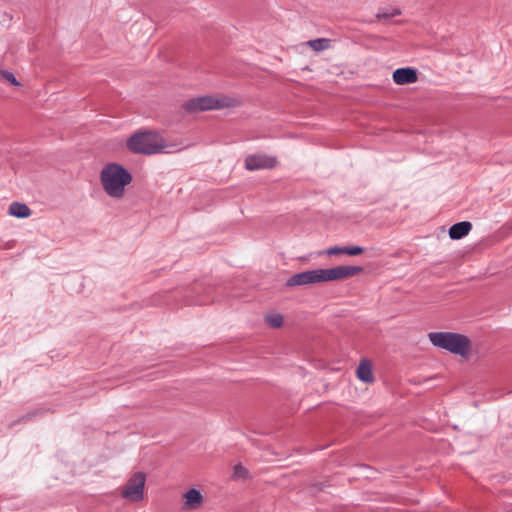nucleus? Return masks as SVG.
<instances>
[{"label":"nucleus","mask_w":512,"mask_h":512,"mask_svg":"<svg viewBox=\"0 0 512 512\" xmlns=\"http://www.w3.org/2000/svg\"><path fill=\"white\" fill-rule=\"evenodd\" d=\"M127 148L142 155H154L178 151L177 144L166 140L155 131H140L130 136L126 141ZM184 147H182L183 149ZM181 150V148H179Z\"/></svg>","instance_id":"obj_1"},{"label":"nucleus","mask_w":512,"mask_h":512,"mask_svg":"<svg viewBox=\"0 0 512 512\" xmlns=\"http://www.w3.org/2000/svg\"><path fill=\"white\" fill-rule=\"evenodd\" d=\"M102 187L106 194L114 199H121L126 187L131 183V174L121 165L109 163L100 173Z\"/></svg>","instance_id":"obj_2"},{"label":"nucleus","mask_w":512,"mask_h":512,"mask_svg":"<svg viewBox=\"0 0 512 512\" xmlns=\"http://www.w3.org/2000/svg\"><path fill=\"white\" fill-rule=\"evenodd\" d=\"M430 342L441 349L453 354L467 357L470 353L471 343L468 337L452 332H431L428 334Z\"/></svg>","instance_id":"obj_3"},{"label":"nucleus","mask_w":512,"mask_h":512,"mask_svg":"<svg viewBox=\"0 0 512 512\" xmlns=\"http://www.w3.org/2000/svg\"><path fill=\"white\" fill-rule=\"evenodd\" d=\"M362 271L359 266H338L328 269L308 270L309 283L318 284L349 278Z\"/></svg>","instance_id":"obj_4"},{"label":"nucleus","mask_w":512,"mask_h":512,"mask_svg":"<svg viewBox=\"0 0 512 512\" xmlns=\"http://www.w3.org/2000/svg\"><path fill=\"white\" fill-rule=\"evenodd\" d=\"M229 106H232V100L224 96H203L192 98L183 104V108L188 113H197Z\"/></svg>","instance_id":"obj_5"},{"label":"nucleus","mask_w":512,"mask_h":512,"mask_svg":"<svg viewBox=\"0 0 512 512\" xmlns=\"http://www.w3.org/2000/svg\"><path fill=\"white\" fill-rule=\"evenodd\" d=\"M145 475L141 472L135 473L122 489V497L132 502H138L144 497Z\"/></svg>","instance_id":"obj_6"},{"label":"nucleus","mask_w":512,"mask_h":512,"mask_svg":"<svg viewBox=\"0 0 512 512\" xmlns=\"http://www.w3.org/2000/svg\"><path fill=\"white\" fill-rule=\"evenodd\" d=\"M277 160L272 156L265 154L249 155L245 159L247 170L254 171L259 169H270L276 166Z\"/></svg>","instance_id":"obj_7"},{"label":"nucleus","mask_w":512,"mask_h":512,"mask_svg":"<svg viewBox=\"0 0 512 512\" xmlns=\"http://www.w3.org/2000/svg\"><path fill=\"white\" fill-rule=\"evenodd\" d=\"M393 81L397 85H407L418 80L417 71L411 67L398 68L393 72Z\"/></svg>","instance_id":"obj_8"},{"label":"nucleus","mask_w":512,"mask_h":512,"mask_svg":"<svg viewBox=\"0 0 512 512\" xmlns=\"http://www.w3.org/2000/svg\"><path fill=\"white\" fill-rule=\"evenodd\" d=\"M183 509L185 510H196L201 507L203 503V496L197 489H189L184 495Z\"/></svg>","instance_id":"obj_9"},{"label":"nucleus","mask_w":512,"mask_h":512,"mask_svg":"<svg viewBox=\"0 0 512 512\" xmlns=\"http://www.w3.org/2000/svg\"><path fill=\"white\" fill-rule=\"evenodd\" d=\"M357 378L367 384L373 383L375 381L372 364L366 360L362 359L356 369Z\"/></svg>","instance_id":"obj_10"},{"label":"nucleus","mask_w":512,"mask_h":512,"mask_svg":"<svg viewBox=\"0 0 512 512\" xmlns=\"http://www.w3.org/2000/svg\"><path fill=\"white\" fill-rule=\"evenodd\" d=\"M472 229V224L468 221H462L452 225L449 229L451 239L457 240L466 236Z\"/></svg>","instance_id":"obj_11"},{"label":"nucleus","mask_w":512,"mask_h":512,"mask_svg":"<svg viewBox=\"0 0 512 512\" xmlns=\"http://www.w3.org/2000/svg\"><path fill=\"white\" fill-rule=\"evenodd\" d=\"M9 214L17 218H27L31 215V211L27 205L13 202L9 206Z\"/></svg>","instance_id":"obj_12"},{"label":"nucleus","mask_w":512,"mask_h":512,"mask_svg":"<svg viewBox=\"0 0 512 512\" xmlns=\"http://www.w3.org/2000/svg\"><path fill=\"white\" fill-rule=\"evenodd\" d=\"M286 284L289 287L310 285L308 270L291 276Z\"/></svg>","instance_id":"obj_13"},{"label":"nucleus","mask_w":512,"mask_h":512,"mask_svg":"<svg viewBox=\"0 0 512 512\" xmlns=\"http://www.w3.org/2000/svg\"><path fill=\"white\" fill-rule=\"evenodd\" d=\"M265 322L272 328H279L283 324V316L277 312H270L266 314Z\"/></svg>","instance_id":"obj_14"},{"label":"nucleus","mask_w":512,"mask_h":512,"mask_svg":"<svg viewBox=\"0 0 512 512\" xmlns=\"http://www.w3.org/2000/svg\"><path fill=\"white\" fill-rule=\"evenodd\" d=\"M307 44L313 50L319 52L328 49L330 46V41L326 38H319L315 40H310L307 42Z\"/></svg>","instance_id":"obj_15"},{"label":"nucleus","mask_w":512,"mask_h":512,"mask_svg":"<svg viewBox=\"0 0 512 512\" xmlns=\"http://www.w3.org/2000/svg\"><path fill=\"white\" fill-rule=\"evenodd\" d=\"M0 77L2 80L10 83L13 86H20V83L17 81L15 75L10 71L2 70L0 72Z\"/></svg>","instance_id":"obj_16"},{"label":"nucleus","mask_w":512,"mask_h":512,"mask_svg":"<svg viewBox=\"0 0 512 512\" xmlns=\"http://www.w3.org/2000/svg\"><path fill=\"white\" fill-rule=\"evenodd\" d=\"M401 14V10L398 8H389L384 12L378 13L376 15L377 19H386L394 16H398Z\"/></svg>","instance_id":"obj_17"},{"label":"nucleus","mask_w":512,"mask_h":512,"mask_svg":"<svg viewBox=\"0 0 512 512\" xmlns=\"http://www.w3.org/2000/svg\"><path fill=\"white\" fill-rule=\"evenodd\" d=\"M247 470L241 465V464H237L234 466V469H233V477L236 478V479H244L247 477Z\"/></svg>","instance_id":"obj_18"},{"label":"nucleus","mask_w":512,"mask_h":512,"mask_svg":"<svg viewBox=\"0 0 512 512\" xmlns=\"http://www.w3.org/2000/svg\"><path fill=\"white\" fill-rule=\"evenodd\" d=\"M323 254H326L329 256L345 254V247H337V246L330 247V248L326 249L325 251L320 252V255H323Z\"/></svg>","instance_id":"obj_19"},{"label":"nucleus","mask_w":512,"mask_h":512,"mask_svg":"<svg viewBox=\"0 0 512 512\" xmlns=\"http://www.w3.org/2000/svg\"><path fill=\"white\" fill-rule=\"evenodd\" d=\"M363 248L360 246L345 247V254L350 256H357L363 252Z\"/></svg>","instance_id":"obj_20"}]
</instances>
